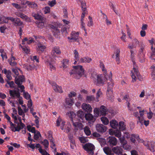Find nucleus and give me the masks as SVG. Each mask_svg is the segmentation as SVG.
Wrapping results in <instances>:
<instances>
[{
    "instance_id": "c756f323",
    "label": "nucleus",
    "mask_w": 155,
    "mask_h": 155,
    "mask_svg": "<svg viewBox=\"0 0 155 155\" xmlns=\"http://www.w3.org/2000/svg\"><path fill=\"white\" fill-rule=\"evenodd\" d=\"M14 25L15 26H21L23 25V22L21 21L20 19L18 18H15L14 22Z\"/></svg>"
},
{
    "instance_id": "9d476101",
    "label": "nucleus",
    "mask_w": 155,
    "mask_h": 155,
    "mask_svg": "<svg viewBox=\"0 0 155 155\" xmlns=\"http://www.w3.org/2000/svg\"><path fill=\"white\" fill-rule=\"evenodd\" d=\"M96 128L97 132L103 133L105 132L107 129V127L102 124H97L96 125Z\"/></svg>"
},
{
    "instance_id": "ddd939ff",
    "label": "nucleus",
    "mask_w": 155,
    "mask_h": 155,
    "mask_svg": "<svg viewBox=\"0 0 155 155\" xmlns=\"http://www.w3.org/2000/svg\"><path fill=\"white\" fill-rule=\"evenodd\" d=\"M71 120L73 126L74 127L75 130H82L84 127V125L82 124L79 122L74 123L72 117H71Z\"/></svg>"
},
{
    "instance_id": "4be33fe9",
    "label": "nucleus",
    "mask_w": 155,
    "mask_h": 155,
    "mask_svg": "<svg viewBox=\"0 0 155 155\" xmlns=\"http://www.w3.org/2000/svg\"><path fill=\"white\" fill-rule=\"evenodd\" d=\"M91 61V58L88 57H84L80 58L79 62L80 63H90Z\"/></svg>"
},
{
    "instance_id": "423d86ee",
    "label": "nucleus",
    "mask_w": 155,
    "mask_h": 155,
    "mask_svg": "<svg viewBox=\"0 0 155 155\" xmlns=\"http://www.w3.org/2000/svg\"><path fill=\"white\" fill-rule=\"evenodd\" d=\"M83 148L90 154L93 155L94 154V150L95 147L93 144L90 143L86 144L83 147Z\"/></svg>"
},
{
    "instance_id": "412c9836",
    "label": "nucleus",
    "mask_w": 155,
    "mask_h": 155,
    "mask_svg": "<svg viewBox=\"0 0 155 155\" xmlns=\"http://www.w3.org/2000/svg\"><path fill=\"white\" fill-rule=\"evenodd\" d=\"M84 117L86 120L89 121L91 122H94L96 119L90 113L86 114Z\"/></svg>"
},
{
    "instance_id": "7c9ffc66",
    "label": "nucleus",
    "mask_w": 155,
    "mask_h": 155,
    "mask_svg": "<svg viewBox=\"0 0 155 155\" xmlns=\"http://www.w3.org/2000/svg\"><path fill=\"white\" fill-rule=\"evenodd\" d=\"M4 73L6 74V78L9 80H11L12 79V77L11 76V72L10 71H7L5 68L4 69Z\"/></svg>"
},
{
    "instance_id": "f704fd0d",
    "label": "nucleus",
    "mask_w": 155,
    "mask_h": 155,
    "mask_svg": "<svg viewBox=\"0 0 155 155\" xmlns=\"http://www.w3.org/2000/svg\"><path fill=\"white\" fill-rule=\"evenodd\" d=\"M119 128L120 130H123L126 128V126L123 121H120L118 125Z\"/></svg>"
},
{
    "instance_id": "338daca9",
    "label": "nucleus",
    "mask_w": 155,
    "mask_h": 155,
    "mask_svg": "<svg viewBox=\"0 0 155 155\" xmlns=\"http://www.w3.org/2000/svg\"><path fill=\"white\" fill-rule=\"evenodd\" d=\"M76 94L74 91L71 92L68 94V97L69 98H71L73 97H75Z\"/></svg>"
},
{
    "instance_id": "473e14b6",
    "label": "nucleus",
    "mask_w": 155,
    "mask_h": 155,
    "mask_svg": "<svg viewBox=\"0 0 155 155\" xmlns=\"http://www.w3.org/2000/svg\"><path fill=\"white\" fill-rule=\"evenodd\" d=\"M103 151L107 155H110L111 153V150L110 148L108 147H105L103 148Z\"/></svg>"
},
{
    "instance_id": "58836bf2",
    "label": "nucleus",
    "mask_w": 155,
    "mask_h": 155,
    "mask_svg": "<svg viewBox=\"0 0 155 155\" xmlns=\"http://www.w3.org/2000/svg\"><path fill=\"white\" fill-rule=\"evenodd\" d=\"M84 131L87 135H90L91 134V131L90 128L88 126H86L84 127Z\"/></svg>"
},
{
    "instance_id": "3c124183",
    "label": "nucleus",
    "mask_w": 155,
    "mask_h": 155,
    "mask_svg": "<svg viewBox=\"0 0 155 155\" xmlns=\"http://www.w3.org/2000/svg\"><path fill=\"white\" fill-rule=\"evenodd\" d=\"M50 141L51 147L54 150H56V149L55 147V144L54 142V139L53 138L50 139Z\"/></svg>"
},
{
    "instance_id": "bf43d9fd",
    "label": "nucleus",
    "mask_w": 155,
    "mask_h": 155,
    "mask_svg": "<svg viewBox=\"0 0 155 155\" xmlns=\"http://www.w3.org/2000/svg\"><path fill=\"white\" fill-rule=\"evenodd\" d=\"M141 142H142L143 143V144L144 146H146L147 147V148L148 149V147L149 146V142L147 140L143 141L142 140H141L140 141Z\"/></svg>"
},
{
    "instance_id": "2f4dec72",
    "label": "nucleus",
    "mask_w": 155,
    "mask_h": 155,
    "mask_svg": "<svg viewBox=\"0 0 155 155\" xmlns=\"http://www.w3.org/2000/svg\"><path fill=\"white\" fill-rule=\"evenodd\" d=\"M100 111L102 115H105L107 111V108L104 106H102L100 108Z\"/></svg>"
},
{
    "instance_id": "cd10ccee",
    "label": "nucleus",
    "mask_w": 155,
    "mask_h": 155,
    "mask_svg": "<svg viewBox=\"0 0 155 155\" xmlns=\"http://www.w3.org/2000/svg\"><path fill=\"white\" fill-rule=\"evenodd\" d=\"M68 61V60L66 59H64L62 61V66L64 70L68 68L69 66Z\"/></svg>"
},
{
    "instance_id": "6e6552de",
    "label": "nucleus",
    "mask_w": 155,
    "mask_h": 155,
    "mask_svg": "<svg viewBox=\"0 0 155 155\" xmlns=\"http://www.w3.org/2000/svg\"><path fill=\"white\" fill-rule=\"evenodd\" d=\"M110 74L108 75L107 74V79H106L105 75L104 77H103L101 75H97L96 77L97 79V85H98L101 84H104V82L106 81V80H109Z\"/></svg>"
},
{
    "instance_id": "5fc2aeb1",
    "label": "nucleus",
    "mask_w": 155,
    "mask_h": 155,
    "mask_svg": "<svg viewBox=\"0 0 155 155\" xmlns=\"http://www.w3.org/2000/svg\"><path fill=\"white\" fill-rule=\"evenodd\" d=\"M81 3L82 10L83 11L85 12L86 10V3L83 1L81 2Z\"/></svg>"
},
{
    "instance_id": "7ed1b4c3",
    "label": "nucleus",
    "mask_w": 155,
    "mask_h": 155,
    "mask_svg": "<svg viewBox=\"0 0 155 155\" xmlns=\"http://www.w3.org/2000/svg\"><path fill=\"white\" fill-rule=\"evenodd\" d=\"M133 69V71H131V75L132 79V82H134L136 81L137 80V78L135 75H136L138 79H139V81H142L143 79V78L140 75L137 68L135 66H134Z\"/></svg>"
},
{
    "instance_id": "ea45409f",
    "label": "nucleus",
    "mask_w": 155,
    "mask_h": 155,
    "mask_svg": "<svg viewBox=\"0 0 155 155\" xmlns=\"http://www.w3.org/2000/svg\"><path fill=\"white\" fill-rule=\"evenodd\" d=\"M53 35L56 38H58L59 36V35L60 34V30L58 29V28L57 29H55V30L53 31Z\"/></svg>"
},
{
    "instance_id": "f257e3e1",
    "label": "nucleus",
    "mask_w": 155,
    "mask_h": 155,
    "mask_svg": "<svg viewBox=\"0 0 155 155\" xmlns=\"http://www.w3.org/2000/svg\"><path fill=\"white\" fill-rule=\"evenodd\" d=\"M69 73L71 75L73 74L76 78L79 79L84 74V69L81 65L74 66V69Z\"/></svg>"
},
{
    "instance_id": "1a4fd4ad",
    "label": "nucleus",
    "mask_w": 155,
    "mask_h": 155,
    "mask_svg": "<svg viewBox=\"0 0 155 155\" xmlns=\"http://www.w3.org/2000/svg\"><path fill=\"white\" fill-rule=\"evenodd\" d=\"M45 63L51 71L55 70L56 68L54 65L55 61L53 59L50 58L46 61Z\"/></svg>"
},
{
    "instance_id": "a878e982",
    "label": "nucleus",
    "mask_w": 155,
    "mask_h": 155,
    "mask_svg": "<svg viewBox=\"0 0 155 155\" xmlns=\"http://www.w3.org/2000/svg\"><path fill=\"white\" fill-rule=\"evenodd\" d=\"M110 125L112 128L116 129L118 126V123L115 120H113L110 122Z\"/></svg>"
},
{
    "instance_id": "c9c22d12",
    "label": "nucleus",
    "mask_w": 155,
    "mask_h": 155,
    "mask_svg": "<svg viewBox=\"0 0 155 155\" xmlns=\"http://www.w3.org/2000/svg\"><path fill=\"white\" fill-rule=\"evenodd\" d=\"M135 139H136L137 140H138L140 139L139 136H138L136 135L135 134H132L130 138V140L133 143H135Z\"/></svg>"
},
{
    "instance_id": "e433bc0d",
    "label": "nucleus",
    "mask_w": 155,
    "mask_h": 155,
    "mask_svg": "<svg viewBox=\"0 0 155 155\" xmlns=\"http://www.w3.org/2000/svg\"><path fill=\"white\" fill-rule=\"evenodd\" d=\"M25 3H27L28 5L31 8H34L37 6V5L34 2H30L29 1H26Z\"/></svg>"
},
{
    "instance_id": "0eeeda50",
    "label": "nucleus",
    "mask_w": 155,
    "mask_h": 155,
    "mask_svg": "<svg viewBox=\"0 0 155 155\" xmlns=\"http://www.w3.org/2000/svg\"><path fill=\"white\" fill-rule=\"evenodd\" d=\"M79 35V33L78 32H76L74 31H73L71 34V37H68V39L71 42L72 41L78 42Z\"/></svg>"
},
{
    "instance_id": "8fccbe9b",
    "label": "nucleus",
    "mask_w": 155,
    "mask_h": 155,
    "mask_svg": "<svg viewBox=\"0 0 155 155\" xmlns=\"http://www.w3.org/2000/svg\"><path fill=\"white\" fill-rule=\"evenodd\" d=\"M151 69H152V76L153 78L155 81V66L154 65H152L151 67Z\"/></svg>"
},
{
    "instance_id": "b1692460",
    "label": "nucleus",
    "mask_w": 155,
    "mask_h": 155,
    "mask_svg": "<svg viewBox=\"0 0 155 155\" xmlns=\"http://www.w3.org/2000/svg\"><path fill=\"white\" fill-rule=\"evenodd\" d=\"M77 116L80 118V119H79V120L81 122H83V119L84 117V113L82 111L79 110L77 112Z\"/></svg>"
},
{
    "instance_id": "bb28decb",
    "label": "nucleus",
    "mask_w": 155,
    "mask_h": 155,
    "mask_svg": "<svg viewBox=\"0 0 155 155\" xmlns=\"http://www.w3.org/2000/svg\"><path fill=\"white\" fill-rule=\"evenodd\" d=\"M32 15L35 18V19L41 21H42L44 20V18L43 16L38 14L33 13L32 14Z\"/></svg>"
},
{
    "instance_id": "052dcab7",
    "label": "nucleus",
    "mask_w": 155,
    "mask_h": 155,
    "mask_svg": "<svg viewBox=\"0 0 155 155\" xmlns=\"http://www.w3.org/2000/svg\"><path fill=\"white\" fill-rule=\"evenodd\" d=\"M24 97L27 100L29 99L30 98V95L27 92H24Z\"/></svg>"
},
{
    "instance_id": "f8f14e48",
    "label": "nucleus",
    "mask_w": 155,
    "mask_h": 155,
    "mask_svg": "<svg viewBox=\"0 0 155 155\" xmlns=\"http://www.w3.org/2000/svg\"><path fill=\"white\" fill-rule=\"evenodd\" d=\"M15 90H10L9 91V94L10 96L13 98H19L20 97V94L19 91Z\"/></svg>"
},
{
    "instance_id": "864d4df0",
    "label": "nucleus",
    "mask_w": 155,
    "mask_h": 155,
    "mask_svg": "<svg viewBox=\"0 0 155 155\" xmlns=\"http://www.w3.org/2000/svg\"><path fill=\"white\" fill-rule=\"evenodd\" d=\"M88 19L89 21H88V22L87 25L89 27L93 26V23L92 20V18L90 16H89Z\"/></svg>"
},
{
    "instance_id": "c03bdc74",
    "label": "nucleus",
    "mask_w": 155,
    "mask_h": 155,
    "mask_svg": "<svg viewBox=\"0 0 155 155\" xmlns=\"http://www.w3.org/2000/svg\"><path fill=\"white\" fill-rule=\"evenodd\" d=\"M74 57L75 58V60L77 61H79V54L76 50H74Z\"/></svg>"
},
{
    "instance_id": "0e129e2a",
    "label": "nucleus",
    "mask_w": 155,
    "mask_h": 155,
    "mask_svg": "<svg viewBox=\"0 0 155 155\" xmlns=\"http://www.w3.org/2000/svg\"><path fill=\"white\" fill-rule=\"evenodd\" d=\"M44 26V23L43 22H39L38 23V28H41Z\"/></svg>"
},
{
    "instance_id": "dca6fc26",
    "label": "nucleus",
    "mask_w": 155,
    "mask_h": 155,
    "mask_svg": "<svg viewBox=\"0 0 155 155\" xmlns=\"http://www.w3.org/2000/svg\"><path fill=\"white\" fill-rule=\"evenodd\" d=\"M61 53L59 48L58 46H55L52 49L51 54L53 57H56L55 54L59 55Z\"/></svg>"
},
{
    "instance_id": "a18cd8bd",
    "label": "nucleus",
    "mask_w": 155,
    "mask_h": 155,
    "mask_svg": "<svg viewBox=\"0 0 155 155\" xmlns=\"http://www.w3.org/2000/svg\"><path fill=\"white\" fill-rule=\"evenodd\" d=\"M114 133V135L118 138L120 137L121 136V132L118 130H115V132Z\"/></svg>"
},
{
    "instance_id": "4d7b16f0",
    "label": "nucleus",
    "mask_w": 155,
    "mask_h": 155,
    "mask_svg": "<svg viewBox=\"0 0 155 155\" xmlns=\"http://www.w3.org/2000/svg\"><path fill=\"white\" fill-rule=\"evenodd\" d=\"M43 144L44 145L45 148H48L49 145V142L47 140H44L42 142Z\"/></svg>"
},
{
    "instance_id": "39448f33",
    "label": "nucleus",
    "mask_w": 155,
    "mask_h": 155,
    "mask_svg": "<svg viewBox=\"0 0 155 155\" xmlns=\"http://www.w3.org/2000/svg\"><path fill=\"white\" fill-rule=\"evenodd\" d=\"M24 81L25 78L23 76H20L18 78H16L15 79V82L18 85V87L20 89V91L21 93L24 91L25 87L21 84Z\"/></svg>"
},
{
    "instance_id": "79ce46f5",
    "label": "nucleus",
    "mask_w": 155,
    "mask_h": 155,
    "mask_svg": "<svg viewBox=\"0 0 155 155\" xmlns=\"http://www.w3.org/2000/svg\"><path fill=\"white\" fill-rule=\"evenodd\" d=\"M0 52L1 53V56L3 60H4V58L5 59L7 58V56L6 55L5 52L4 51V50L3 49H0Z\"/></svg>"
},
{
    "instance_id": "69168bd1",
    "label": "nucleus",
    "mask_w": 155,
    "mask_h": 155,
    "mask_svg": "<svg viewBox=\"0 0 155 155\" xmlns=\"http://www.w3.org/2000/svg\"><path fill=\"white\" fill-rule=\"evenodd\" d=\"M38 150L39 152L42 154V155H47V153H48L46 150H42L41 148H40Z\"/></svg>"
},
{
    "instance_id": "4468645a",
    "label": "nucleus",
    "mask_w": 155,
    "mask_h": 155,
    "mask_svg": "<svg viewBox=\"0 0 155 155\" xmlns=\"http://www.w3.org/2000/svg\"><path fill=\"white\" fill-rule=\"evenodd\" d=\"M132 44H129L128 46V48L130 49L135 48L137 45L139 44V41L136 38H135L132 41Z\"/></svg>"
},
{
    "instance_id": "603ef678",
    "label": "nucleus",
    "mask_w": 155,
    "mask_h": 155,
    "mask_svg": "<svg viewBox=\"0 0 155 155\" xmlns=\"http://www.w3.org/2000/svg\"><path fill=\"white\" fill-rule=\"evenodd\" d=\"M18 114L20 115H23V117H24L25 116V114L23 112V110L21 109V108L20 107H18Z\"/></svg>"
},
{
    "instance_id": "e2e57ef3",
    "label": "nucleus",
    "mask_w": 155,
    "mask_h": 155,
    "mask_svg": "<svg viewBox=\"0 0 155 155\" xmlns=\"http://www.w3.org/2000/svg\"><path fill=\"white\" fill-rule=\"evenodd\" d=\"M22 48L24 52H25L26 53L28 54L30 52V49L27 47H22Z\"/></svg>"
},
{
    "instance_id": "f3484780",
    "label": "nucleus",
    "mask_w": 155,
    "mask_h": 155,
    "mask_svg": "<svg viewBox=\"0 0 155 155\" xmlns=\"http://www.w3.org/2000/svg\"><path fill=\"white\" fill-rule=\"evenodd\" d=\"M12 4L15 8L19 9L21 12H23L26 11V6H21L15 3H12Z\"/></svg>"
},
{
    "instance_id": "20e7f679",
    "label": "nucleus",
    "mask_w": 155,
    "mask_h": 155,
    "mask_svg": "<svg viewBox=\"0 0 155 155\" xmlns=\"http://www.w3.org/2000/svg\"><path fill=\"white\" fill-rule=\"evenodd\" d=\"M112 74L111 71H110V74L109 76V80L110 81V82H107L108 87L107 91L108 92L107 93V94L109 97H111L113 94V92L111 90L114 84L113 80L112 79Z\"/></svg>"
},
{
    "instance_id": "49530a36",
    "label": "nucleus",
    "mask_w": 155,
    "mask_h": 155,
    "mask_svg": "<svg viewBox=\"0 0 155 155\" xmlns=\"http://www.w3.org/2000/svg\"><path fill=\"white\" fill-rule=\"evenodd\" d=\"M130 53L131 54V55H130L131 59L133 62V64L134 65L136 63L134 61V51H133L131 50L130 51ZM134 66H135L136 67V66L135 65H134Z\"/></svg>"
},
{
    "instance_id": "09e8293b",
    "label": "nucleus",
    "mask_w": 155,
    "mask_h": 155,
    "mask_svg": "<svg viewBox=\"0 0 155 155\" xmlns=\"http://www.w3.org/2000/svg\"><path fill=\"white\" fill-rule=\"evenodd\" d=\"M86 99L88 102H91L94 100L95 97L92 95L87 96V97Z\"/></svg>"
},
{
    "instance_id": "774afa93",
    "label": "nucleus",
    "mask_w": 155,
    "mask_h": 155,
    "mask_svg": "<svg viewBox=\"0 0 155 155\" xmlns=\"http://www.w3.org/2000/svg\"><path fill=\"white\" fill-rule=\"evenodd\" d=\"M102 92H101L100 89H99L96 94V98L98 99V98L102 95Z\"/></svg>"
},
{
    "instance_id": "72a5a7b5",
    "label": "nucleus",
    "mask_w": 155,
    "mask_h": 155,
    "mask_svg": "<svg viewBox=\"0 0 155 155\" xmlns=\"http://www.w3.org/2000/svg\"><path fill=\"white\" fill-rule=\"evenodd\" d=\"M155 146V142L151 141L150 142H149V146L148 149L151 151L154 152V148Z\"/></svg>"
},
{
    "instance_id": "c85d7f7f",
    "label": "nucleus",
    "mask_w": 155,
    "mask_h": 155,
    "mask_svg": "<svg viewBox=\"0 0 155 155\" xmlns=\"http://www.w3.org/2000/svg\"><path fill=\"white\" fill-rule=\"evenodd\" d=\"M46 47L40 43L38 44L37 50L40 53L41 51L42 52L45 49Z\"/></svg>"
},
{
    "instance_id": "13d9d810",
    "label": "nucleus",
    "mask_w": 155,
    "mask_h": 155,
    "mask_svg": "<svg viewBox=\"0 0 155 155\" xmlns=\"http://www.w3.org/2000/svg\"><path fill=\"white\" fill-rule=\"evenodd\" d=\"M61 26L62 25L61 24H59L57 26H54L53 25H51L50 26V27L51 28L53 29V30H54L55 29H57L58 28H61Z\"/></svg>"
},
{
    "instance_id": "a19ab883",
    "label": "nucleus",
    "mask_w": 155,
    "mask_h": 155,
    "mask_svg": "<svg viewBox=\"0 0 155 155\" xmlns=\"http://www.w3.org/2000/svg\"><path fill=\"white\" fill-rule=\"evenodd\" d=\"M101 120L103 123L105 125H107L109 124V120L106 117H102L101 118Z\"/></svg>"
},
{
    "instance_id": "de8ad7c7",
    "label": "nucleus",
    "mask_w": 155,
    "mask_h": 155,
    "mask_svg": "<svg viewBox=\"0 0 155 155\" xmlns=\"http://www.w3.org/2000/svg\"><path fill=\"white\" fill-rule=\"evenodd\" d=\"M56 4L55 0H52L51 1H49L48 3V4L51 7L54 6Z\"/></svg>"
},
{
    "instance_id": "2eb2a0df",
    "label": "nucleus",
    "mask_w": 155,
    "mask_h": 155,
    "mask_svg": "<svg viewBox=\"0 0 155 155\" xmlns=\"http://www.w3.org/2000/svg\"><path fill=\"white\" fill-rule=\"evenodd\" d=\"M51 85L54 90L55 92L60 93H62L63 92V91L61 86H58L55 83H52Z\"/></svg>"
},
{
    "instance_id": "4c0bfd02",
    "label": "nucleus",
    "mask_w": 155,
    "mask_h": 155,
    "mask_svg": "<svg viewBox=\"0 0 155 155\" xmlns=\"http://www.w3.org/2000/svg\"><path fill=\"white\" fill-rule=\"evenodd\" d=\"M65 102L67 104L70 106H72L74 104V102L72 99L71 98H66Z\"/></svg>"
},
{
    "instance_id": "9b49d317",
    "label": "nucleus",
    "mask_w": 155,
    "mask_h": 155,
    "mask_svg": "<svg viewBox=\"0 0 155 155\" xmlns=\"http://www.w3.org/2000/svg\"><path fill=\"white\" fill-rule=\"evenodd\" d=\"M15 15L18 17H20L21 18L25 20V21L28 22L31 21V19L28 16L22 13L18 12H15Z\"/></svg>"
},
{
    "instance_id": "aec40b11",
    "label": "nucleus",
    "mask_w": 155,
    "mask_h": 155,
    "mask_svg": "<svg viewBox=\"0 0 155 155\" xmlns=\"http://www.w3.org/2000/svg\"><path fill=\"white\" fill-rule=\"evenodd\" d=\"M113 152L115 154L119 155L122 153L123 150L122 148L119 146L114 147L112 149Z\"/></svg>"
},
{
    "instance_id": "37998d69",
    "label": "nucleus",
    "mask_w": 155,
    "mask_h": 155,
    "mask_svg": "<svg viewBox=\"0 0 155 155\" xmlns=\"http://www.w3.org/2000/svg\"><path fill=\"white\" fill-rule=\"evenodd\" d=\"M68 29H67L65 27H64L62 28L61 31L64 35L67 36L68 35Z\"/></svg>"
},
{
    "instance_id": "393cba45",
    "label": "nucleus",
    "mask_w": 155,
    "mask_h": 155,
    "mask_svg": "<svg viewBox=\"0 0 155 155\" xmlns=\"http://www.w3.org/2000/svg\"><path fill=\"white\" fill-rule=\"evenodd\" d=\"M25 67L28 71H31L37 68V66L33 64V62H31L30 64L27 65Z\"/></svg>"
},
{
    "instance_id": "f03ea898",
    "label": "nucleus",
    "mask_w": 155,
    "mask_h": 155,
    "mask_svg": "<svg viewBox=\"0 0 155 155\" xmlns=\"http://www.w3.org/2000/svg\"><path fill=\"white\" fill-rule=\"evenodd\" d=\"M140 49L139 50L138 53V56L139 57L140 61L141 62H143L145 61V54L143 51L145 50V45L142 42H140L139 44Z\"/></svg>"
},
{
    "instance_id": "6ab92c4d",
    "label": "nucleus",
    "mask_w": 155,
    "mask_h": 155,
    "mask_svg": "<svg viewBox=\"0 0 155 155\" xmlns=\"http://www.w3.org/2000/svg\"><path fill=\"white\" fill-rule=\"evenodd\" d=\"M107 140L108 143L110 145L115 146L117 143V139L114 137H110L108 138Z\"/></svg>"
},
{
    "instance_id": "680f3d73",
    "label": "nucleus",
    "mask_w": 155,
    "mask_h": 155,
    "mask_svg": "<svg viewBox=\"0 0 155 155\" xmlns=\"http://www.w3.org/2000/svg\"><path fill=\"white\" fill-rule=\"evenodd\" d=\"M150 111L149 113H147V117L149 119H151L153 115V113L151 111L150 108H149Z\"/></svg>"
},
{
    "instance_id": "5701e85b",
    "label": "nucleus",
    "mask_w": 155,
    "mask_h": 155,
    "mask_svg": "<svg viewBox=\"0 0 155 155\" xmlns=\"http://www.w3.org/2000/svg\"><path fill=\"white\" fill-rule=\"evenodd\" d=\"M99 65L100 67L102 69V71L103 72L104 75L105 76L106 78V79H107V71L105 68V66L104 63L101 61H100Z\"/></svg>"
},
{
    "instance_id": "6e6d98bb",
    "label": "nucleus",
    "mask_w": 155,
    "mask_h": 155,
    "mask_svg": "<svg viewBox=\"0 0 155 155\" xmlns=\"http://www.w3.org/2000/svg\"><path fill=\"white\" fill-rule=\"evenodd\" d=\"M41 136V135L40 133L39 132H38L36 134H35L34 138L35 140H37L39 139V137Z\"/></svg>"
},
{
    "instance_id": "a211bd4d",
    "label": "nucleus",
    "mask_w": 155,
    "mask_h": 155,
    "mask_svg": "<svg viewBox=\"0 0 155 155\" xmlns=\"http://www.w3.org/2000/svg\"><path fill=\"white\" fill-rule=\"evenodd\" d=\"M81 107L84 110L87 112L90 113L92 111V108L89 104L83 103Z\"/></svg>"
}]
</instances>
